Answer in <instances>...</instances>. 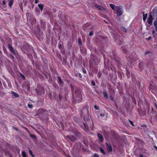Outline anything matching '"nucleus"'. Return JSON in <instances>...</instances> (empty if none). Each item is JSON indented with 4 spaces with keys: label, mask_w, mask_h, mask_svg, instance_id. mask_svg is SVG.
<instances>
[{
    "label": "nucleus",
    "mask_w": 157,
    "mask_h": 157,
    "mask_svg": "<svg viewBox=\"0 0 157 157\" xmlns=\"http://www.w3.org/2000/svg\"><path fill=\"white\" fill-rule=\"evenodd\" d=\"M109 6L112 9L115 11H116L117 14L118 16H121L123 13V12L121 6H115L113 4H110Z\"/></svg>",
    "instance_id": "f257e3e1"
},
{
    "label": "nucleus",
    "mask_w": 157,
    "mask_h": 157,
    "mask_svg": "<svg viewBox=\"0 0 157 157\" xmlns=\"http://www.w3.org/2000/svg\"><path fill=\"white\" fill-rule=\"evenodd\" d=\"M83 109L84 110H85L86 112V113H87V114H83V116H84V119L86 120H88V119L87 118V119H86V116H88V108L87 107H85L84 108V109Z\"/></svg>",
    "instance_id": "f03ea898"
},
{
    "label": "nucleus",
    "mask_w": 157,
    "mask_h": 157,
    "mask_svg": "<svg viewBox=\"0 0 157 157\" xmlns=\"http://www.w3.org/2000/svg\"><path fill=\"white\" fill-rule=\"evenodd\" d=\"M67 137L69 139L72 141H74L76 140L75 138L72 136H67Z\"/></svg>",
    "instance_id": "7ed1b4c3"
},
{
    "label": "nucleus",
    "mask_w": 157,
    "mask_h": 157,
    "mask_svg": "<svg viewBox=\"0 0 157 157\" xmlns=\"http://www.w3.org/2000/svg\"><path fill=\"white\" fill-rule=\"evenodd\" d=\"M153 19L152 16L151 15H150L147 20L148 23L150 24H151L152 23Z\"/></svg>",
    "instance_id": "20e7f679"
},
{
    "label": "nucleus",
    "mask_w": 157,
    "mask_h": 157,
    "mask_svg": "<svg viewBox=\"0 0 157 157\" xmlns=\"http://www.w3.org/2000/svg\"><path fill=\"white\" fill-rule=\"evenodd\" d=\"M98 136L100 141H102L103 140V137L99 133L98 134Z\"/></svg>",
    "instance_id": "39448f33"
},
{
    "label": "nucleus",
    "mask_w": 157,
    "mask_h": 157,
    "mask_svg": "<svg viewBox=\"0 0 157 157\" xmlns=\"http://www.w3.org/2000/svg\"><path fill=\"white\" fill-rule=\"evenodd\" d=\"M82 124L84 126L82 127L83 129L84 130H87L88 128V126H86V125L85 123H83Z\"/></svg>",
    "instance_id": "423d86ee"
},
{
    "label": "nucleus",
    "mask_w": 157,
    "mask_h": 157,
    "mask_svg": "<svg viewBox=\"0 0 157 157\" xmlns=\"http://www.w3.org/2000/svg\"><path fill=\"white\" fill-rule=\"evenodd\" d=\"M8 47L9 49L11 52H14L13 49L11 45H10V44H9L8 45Z\"/></svg>",
    "instance_id": "0eeeda50"
},
{
    "label": "nucleus",
    "mask_w": 157,
    "mask_h": 157,
    "mask_svg": "<svg viewBox=\"0 0 157 157\" xmlns=\"http://www.w3.org/2000/svg\"><path fill=\"white\" fill-rule=\"evenodd\" d=\"M95 6L96 8H98V9H99L100 10H104V8L101 6H100L96 5Z\"/></svg>",
    "instance_id": "6e6552de"
},
{
    "label": "nucleus",
    "mask_w": 157,
    "mask_h": 157,
    "mask_svg": "<svg viewBox=\"0 0 157 157\" xmlns=\"http://www.w3.org/2000/svg\"><path fill=\"white\" fill-rule=\"evenodd\" d=\"M38 6L39 8H40L41 10H42L44 7V5L42 4H39Z\"/></svg>",
    "instance_id": "1a4fd4ad"
},
{
    "label": "nucleus",
    "mask_w": 157,
    "mask_h": 157,
    "mask_svg": "<svg viewBox=\"0 0 157 157\" xmlns=\"http://www.w3.org/2000/svg\"><path fill=\"white\" fill-rule=\"evenodd\" d=\"M12 94L16 97H19V95H18V94L16 93L15 92H13V91H12Z\"/></svg>",
    "instance_id": "9d476101"
},
{
    "label": "nucleus",
    "mask_w": 157,
    "mask_h": 157,
    "mask_svg": "<svg viewBox=\"0 0 157 157\" xmlns=\"http://www.w3.org/2000/svg\"><path fill=\"white\" fill-rule=\"evenodd\" d=\"M154 25L155 28L156 30L157 31V21H154Z\"/></svg>",
    "instance_id": "9b49d317"
},
{
    "label": "nucleus",
    "mask_w": 157,
    "mask_h": 157,
    "mask_svg": "<svg viewBox=\"0 0 157 157\" xmlns=\"http://www.w3.org/2000/svg\"><path fill=\"white\" fill-rule=\"evenodd\" d=\"M103 94L104 97L106 98H108L107 93L105 91H104L103 92Z\"/></svg>",
    "instance_id": "f8f14e48"
},
{
    "label": "nucleus",
    "mask_w": 157,
    "mask_h": 157,
    "mask_svg": "<svg viewBox=\"0 0 157 157\" xmlns=\"http://www.w3.org/2000/svg\"><path fill=\"white\" fill-rule=\"evenodd\" d=\"M22 155L23 157H27L26 153L24 151H22Z\"/></svg>",
    "instance_id": "ddd939ff"
},
{
    "label": "nucleus",
    "mask_w": 157,
    "mask_h": 157,
    "mask_svg": "<svg viewBox=\"0 0 157 157\" xmlns=\"http://www.w3.org/2000/svg\"><path fill=\"white\" fill-rule=\"evenodd\" d=\"M108 150L109 151H111L112 150V148L111 145L110 144H108Z\"/></svg>",
    "instance_id": "4468645a"
},
{
    "label": "nucleus",
    "mask_w": 157,
    "mask_h": 157,
    "mask_svg": "<svg viewBox=\"0 0 157 157\" xmlns=\"http://www.w3.org/2000/svg\"><path fill=\"white\" fill-rule=\"evenodd\" d=\"M147 14H144L143 15V20L144 21H145L147 18Z\"/></svg>",
    "instance_id": "2eb2a0df"
},
{
    "label": "nucleus",
    "mask_w": 157,
    "mask_h": 157,
    "mask_svg": "<svg viewBox=\"0 0 157 157\" xmlns=\"http://www.w3.org/2000/svg\"><path fill=\"white\" fill-rule=\"evenodd\" d=\"M121 29L125 33L126 32V29L124 27H121Z\"/></svg>",
    "instance_id": "dca6fc26"
},
{
    "label": "nucleus",
    "mask_w": 157,
    "mask_h": 157,
    "mask_svg": "<svg viewBox=\"0 0 157 157\" xmlns=\"http://www.w3.org/2000/svg\"><path fill=\"white\" fill-rule=\"evenodd\" d=\"M58 83L60 84H61L62 83V81H61V78L59 76L58 77Z\"/></svg>",
    "instance_id": "f3484780"
},
{
    "label": "nucleus",
    "mask_w": 157,
    "mask_h": 157,
    "mask_svg": "<svg viewBox=\"0 0 157 157\" xmlns=\"http://www.w3.org/2000/svg\"><path fill=\"white\" fill-rule=\"evenodd\" d=\"M100 151L103 154H105V152L104 150L101 147H100Z\"/></svg>",
    "instance_id": "a211bd4d"
},
{
    "label": "nucleus",
    "mask_w": 157,
    "mask_h": 157,
    "mask_svg": "<svg viewBox=\"0 0 157 157\" xmlns=\"http://www.w3.org/2000/svg\"><path fill=\"white\" fill-rule=\"evenodd\" d=\"M13 2L11 0L10 1L9 4V5L10 7H11L12 6V5L13 4Z\"/></svg>",
    "instance_id": "6ab92c4d"
},
{
    "label": "nucleus",
    "mask_w": 157,
    "mask_h": 157,
    "mask_svg": "<svg viewBox=\"0 0 157 157\" xmlns=\"http://www.w3.org/2000/svg\"><path fill=\"white\" fill-rule=\"evenodd\" d=\"M29 154L31 155L33 157H34V155H33L32 151L31 150H29Z\"/></svg>",
    "instance_id": "aec40b11"
},
{
    "label": "nucleus",
    "mask_w": 157,
    "mask_h": 157,
    "mask_svg": "<svg viewBox=\"0 0 157 157\" xmlns=\"http://www.w3.org/2000/svg\"><path fill=\"white\" fill-rule=\"evenodd\" d=\"M78 42L80 45H81L82 44L81 40L79 38L78 39Z\"/></svg>",
    "instance_id": "412c9836"
},
{
    "label": "nucleus",
    "mask_w": 157,
    "mask_h": 157,
    "mask_svg": "<svg viewBox=\"0 0 157 157\" xmlns=\"http://www.w3.org/2000/svg\"><path fill=\"white\" fill-rule=\"evenodd\" d=\"M28 106L29 107V108H31L33 107V105H32L28 104Z\"/></svg>",
    "instance_id": "4be33fe9"
},
{
    "label": "nucleus",
    "mask_w": 157,
    "mask_h": 157,
    "mask_svg": "<svg viewBox=\"0 0 157 157\" xmlns=\"http://www.w3.org/2000/svg\"><path fill=\"white\" fill-rule=\"evenodd\" d=\"M93 32L91 31L89 35L90 36H91L93 35Z\"/></svg>",
    "instance_id": "5701e85b"
},
{
    "label": "nucleus",
    "mask_w": 157,
    "mask_h": 157,
    "mask_svg": "<svg viewBox=\"0 0 157 157\" xmlns=\"http://www.w3.org/2000/svg\"><path fill=\"white\" fill-rule=\"evenodd\" d=\"M94 108L96 109H98V107L96 105H95L94 106Z\"/></svg>",
    "instance_id": "b1692460"
},
{
    "label": "nucleus",
    "mask_w": 157,
    "mask_h": 157,
    "mask_svg": "<svg viewBox=\"0 0 157 157\" xmlns=\"http://www.w3.org/2000/svg\"><path fill=\"white\" fill-rule=\"evenodd\" d=\"M91 83L93 86H95V82L93 81H92Z\"/></svg>",
    "instance_id": "393cba45"
},
{
    "label": "nucleus",
    "mask_w": 157,
    "mask_h": 157,
    "mask_svg": "<svg viewBox=\"0 0 157 157\" xmlns=\"http://www.w3.org/2000/svg\"><path fill=\"white\" fill-rule=\"evenodd\" d=\"M82 71H83V72L84 73V74H85L86 73V71L85 69H82Z\"/></svg>",
    "instance_id": "a878e982"
},
{
    "label": "nucleus",
    "mask_w": 157,
    "mask_h": 157,
    "mask_svg": "<svg viewBox=\"0 0 157 157\" xmlns=\"http://www.w3.org/2000/svg\"><path fill=\"white\" fill-rule=\"evenodd\" d=\"M150 53V52L149 51H146L145 53V54L146 55L147 54H148Z\"/></svg>",
    "instance_id": "bb28decb"
},
{
    "label": "nucleus",
    "mask_w": 157,
    "mask_h": 157,
    "mask_svg": "<svg viewBox=\"0 0 157 157\" xmlns=\"http://www.w3.org/2000/svg\"><path fill=\"white\" fill-rule=\"evenodd\" d=\"M98 154H95L94 155V157H98Z\"/></svg>",
    "instance_id": "cd10ccee"
},
{
    "label": "nucleus",
    "mask_w": 157,
    "mask_h": 157,
    "mask_svg": "<svg viewBox=\"0 0 157 157\" xmlns=\"http://www.w3.org/2000/svg\"><path fill=\"white\" fill-rule=\"evenodd\" d=\"M39 1V0H35V3H38Z\"/></svg>",
    "instance_id": "c85d7f7f"
},
{
    "label": "nucleus",
    "mask_w": 157,
    "mask_h": 157,
    "mask_svg": "<svg viewBox=\"0 0 157 157\" xmlns=\"http://www.w3.org/2000/svg\"><path fill=\"white\" fill-rule=\"evenodd\" d=\"M100 116L101 117H103L104 116V114L102 113L100 114Z\"/></svg>",
    "instance_id": "c756f323"
},
{
    "label": "nucleus",
    "mask_w": 157,
    "mask_h": 157,
    "mask_svg": "<svg viewBox=\"0 0 157 157\" xmlns=\"http://www.w3.org/2000/svg\"><path fill=\"white\" fill-rule=\"evenodd\" d=\"M21 77L23 78L24 79H25V76H24V75H22V74H21Z\"/></svg>",
    "instance_id": "7c9ffc66"
},
{
    "label": "nucleus",
    "mask_w": 157,
    "mask_h": 157,
    "mask_svg": "<svg viewBox=\"0 0 157 157\" xmlns=\"http://www.w3.org/2000/svg\"><path fill=\"white\" fill-rule=\"evenodd\" d=\"M11 58L13 60V59H14V57H13V56H11Z\"/></svg>",
    "instance_id": "2f4dec72"
},
{
    "label": "nucleus",
    "mask_w": 157,
    "mask_h": 157,
    "mask_svg": "<svg viewBox=\"0 0 157 157\" xmlns=\"http://www.w3.org/2000/svg\"><path fill=\"white\" fill-rule=\"evenodd\" d=\"M2 2L3 5H5L6 4V2L5 1H3Z\"/></svg>",
    "instance_id": "473e14b6"
},
{
    "label": "nucleus",
    "mask_w": 157,
    "mask_h": 157,
    "mask_svg": "<svg viewBox=\"0 0 157 157\" xmlns=\"http://www.w3.org/2000/svg\"><path fill=\"white\" fill-rule=\"evenodd\" d=\"M130 123H131V124L132 125H133V122H132V121H130Z\"/></svg>",
    "instance_id": "72a5a7b5"
},
{
    "label": "nucleus",
    "mask_w": 157,
    "mask_h": 157,
    "mask_svg": "<svg viewBox=\"0 0 157 157\" xmlns=\"http://www.w3.org/2000/svg\"><path fill=\"white\" fill-rule=\"evenodd\" d=\"M31 137H32V138H34L35 137V136L33 135H31Z\"/></svg>",
    "instance_id": "f704fd0d"
},
{
    "label": "nucleus",
    "mask_w": 157,
    "mask_h": 157,
    "mask_svg": "<svg viewBox=\"0 0 157 157\" xmlns=\"http://www.w3.org/2000/svg\"><path fill=\"white\" fill-rule=\"evenodd\" d=\"M61 128H62V129H63L64 128V126H63V125H62V124H61Z\"/></svg>",
    "instance_id": "c9c22d12"
},
{
    "label": "nucleus",
    "mask_w": 157,
    "mask_h": 157,
    "mask_svg": "<svg viewBox=\"0 0 157 157\" xmlns=\"http://www.w3.org/2000/svg\"><path fill=\"white\" fill-rule=\"evenodd\" d=\"M93 126L90 127V128L92 130H93Z\"/></svg>",
    "instance_id": "e433bc0d"
},
{
    "label": "nucleus",
    "mask_w": 157,
    "mask_h": 157,
    "mask_svg": "<svg viewBox=\"0 0 157 157\" xmlns=\"http://www.w3.org/2000/svg\"><path fill=\"white\" fill-rule=\"evenodd\" d=\"M140 157H144V156L142 155H140Z\"/></svg>",
    "instance_id": "4c0bfd02"
},
{
    "label": "nucleus",
    "mask_w": 157,
    "mask_h": 157,
    "mask_svg": "<svg viewBox=\"0 0 157 157\" xmlns=\"http://www.w3.org/2000/svg\"><path fill=\"white\" fill-rule=\"evenodd\" d=\"M154 148L156 150H157V147L156 146H154Z\"/></svg>",
    "instance_id": "58836bf2"
},
{
    "label": "nucleus",
    "mask_w": 157,
    "mask_h": 157,
    "mask_svg": "<svg viewBox=\"0 0 157 157\" xmlns=\"http://www.w3.org/2000/svg\"><path fill=\"white\" fill-rule=\"evenodd\" d=\"M155 106L156 108L157 109V105L156 104H155Z\"/></svg>",
    "instance_id": "ea45409f"
},
{
    "label": "nucleus",
    "mask_w": 157,
    "mask_h": 157,
    "mask_svg": "<svg viewBox=\"0 0 157 157\" xmlns=\"http://www.w3.org/2000/svg\"><path fill=\"white\" fill-rule=\"evenodd\" d=\"M79 76H80V77H81L82 76V75L81 74H80L79 75Z\"/></svg>",
    "instance_id": "a19ab883"
},
{
    "label": "nucleus",
    "mask_w": 157,
    "mask_h": 157,
    "mask_svg": "<svg viewBox=\"0 0 157 157\" xmlns=\"http://www.w3.org/2000/svg\"><path fill=\"white\" fill-rule=\"evenodd\" d=\"M61 45H59V48H60V47H61Z\"/></svg>",
    "instance_id": "79ce46f5"
},
{
    "label": "nucleus",
    "mask_w": 157,
    "mask_h": 157,
    "mask_svg": "<svg viewBox=\"0 0 157 157\" xmlns=\"http://www.w3.org/2000/svg\"><path fill=\"white\" fill-rule=\"evenodd\" d=\"M111 100H113V98H111Z\"/></svg>",
    "instance_id": "37998d69"
}]
</instances>
